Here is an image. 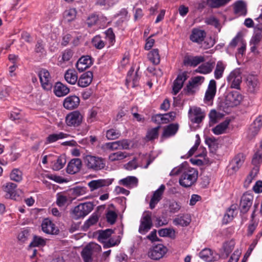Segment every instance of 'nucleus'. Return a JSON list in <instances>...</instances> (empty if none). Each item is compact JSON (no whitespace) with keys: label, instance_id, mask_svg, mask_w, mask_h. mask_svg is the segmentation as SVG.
Masks as SVG:
<instances>
[{"label":"nucleus","instance_id":"a211bd4d","mask_svg":"<svg viewBox=\"0 0 262 262\" xmlns=\"http://www.w3.org/2000/svg\"><path fill=\"white\" fill-rule=\"evenodd\" d=\"M165 189V185L162 184L160 187L154 192L149 202V208L151 209H154L157 204L162 199V196Z\"/></svg>","mask_w":262,"mask_h":262},{"label":"nucleus","instance_id":"39448f33","mask_svg":"<svg viewBox=\"0 0 262 262\" xmlns=\"http://www.w3.org/2000/svg\"><path fill=\"white\" fill-rule=\"evenodd\" d=\"M82 120L83 116L78 111L70 113L66 117V123L70 127H78L81 125Z\"/></svg>","mask_w":262,"mask_h":262},{"label":"nucleus","instance_id":"680f3d73","mask_svg":"<svg viewBox=\"0 0 262 262\" xmlns=\"http://www.w3.org/2000/svg\"><path fill=\"white\" fill-rule=\"evenodd\" d=\"M113 233L114 231L111 229L100 231L98 239L99 242H102V240L107 239Z\"/></svg>","mask_w":262,"mask_h":262},{"label":"nucleus","instance_id":"4468645a","mask_svg":"<svg viewBox=\"0 0 262 262\" xmlns=\"http://www.w3.org/2000/svg\"><path fill=\"white\" fill-rule=\"evenodd\" d=\"M139 68L137 70L135 74L134 75V68L132 67L128 71L126 78V85L129 86L131 83V86L133 88H135L139 85L140 76L138 74Z\"/></svg>","mask_w":262,"mask_h":262},{"label":"nucleus","instance_id":"423d86ee","mask_svg":"<svg viewBox=\"0 0 262 262\" xmlns=\"http://www.w3.org/2000/svg\"><path fill=\"white\" fill-rule=\"evenodd\" d=\"M94 250L100 251L101 250V246L96 243H90L86 245L82 250L81 255L84 262H92V254Z\"/></svg>","mask_w":262,"mask_h":262},{"label":"nucleus","instance_id":"7ed1b4c3","mask_svg":"<svg viewBox=\"0 0 262 262\" xmlns=\"http://www.w3.org/2000/svg\"><path fill=\"white\" fill-rule=\"evenodd\" d=\"M93 204L91 202L81 203L72 210V217L75 220L83 218L93 209Z\"/></svg>","mask_w":262,"mask_h":262},{"label":"nucleus","instance_id":"f03ea898","mask_svg":"<svg viewBox=\"0 0 262 262\" xmlns=\"http://www.w3.org/2000/svg\"><path fill=\"white\" fill-rule=\"evenodd\" d=\"M198 177V171L193 168L184 169L179 179V182L181 186L188 188L193 185Z\"/></svg>","mask_w":262,"mask_h":262},{"label":"nucleus","instance_id":"5fc2aeb1","mask_svg":"<svg viewBox=\"0 0 262 262\" xmlns=\"http://www.w3.org/2000/svg\"><path fill=\"white\" fill-rule=\"evenodd\" d=\"M235 246V241L231 239L227 241L223 244V249L224 252L226 254V257H228L231 253Z\"/></svg>","mask_w":262,"mask_h":262},{"label":"nucleus","instance_id":"a18cd8bd","mask_svg":"<svg viewBox=\"0 0 262 262\" xmlns=\"http://www.w3.org/2000/svg\"><path fill=\"white\" fill-rule=\"evenodd\" d=\"M235 208V207L234 206V205H231L230 207L227 209L223 219L224 224H227L233 219Z\"/></svg>","mask_w":262,"mask_h":262},{"label":"nucleus","instance_id":"f257e3e1","mask_svg":"<svg viewBox=\"0 0 262 262\" xmlns=\"http://www.w3.org/2000/svg\"><path fill=\"white\" fill-rule=\"evenodd\" d=\"M82 158L84 166L90 171H99L104 169L106 166V161L104 158L91 152L83 154Z\"/></svg>","mask_w":262,"mask_h":262},{"label":"nucleus","instance_id":"4be33fe9","mask_svg":"<svg viewBox=\"0 0 262 262\" xmlns=\"http://www.w3.org/2000/svg\"><path fill=\"white\" fill-rule=\"evenodd\" d=\"M17 185L12 182H7L2 186V189L5 192L6 199H13L16 194V188Z\"/></svg>","mask_w":262,"mask_h":262},{"label":"nucleus","instance_id":"052dcab7","mask_svg":"<svg viewBox=\"0 0 262 262\" xmlns=\"http://www.w3.org/2000/svg\"><path fill=\"white\" fill-rule=\"evenodd\" d=\"M244 41L245 40L243 38L242 33L239 32L232 39V40L229 43V46L231 47L234 48L237 45L239 46V45H241Z\"/></svg>","mask_w":262,"mask_h":262},{"label":"nucleus","instance_id":"ddd939ff","mask_svg":"<svg viewBox=\"0 0 262 262\" xmlns=\"http://www.w3.org/2000/svg\"><path fill=\"white\" fill-rule=\"evenodd\" d=\"M242 100V95L237 91H232L228 93L226 97V104L231 107L239 105Z\"/></svg>","mask_w":262,"mask_h":262},{"label":"nucleus","instance_id":"1a4fd4ad","mask_svg":"<svg viewBox=\"0 0 262 262\" xmlns=\"http://www.w3.org/2000/svg\"><path fill=\"white\" fill-rule=\"evenodd\" d=\"M253 195L249 193H244L241 197L239 208L241 213H246L251 207L253 201Z\"/></svg>","mask_w":262,"mask_h":262},{"label":"nucleus","instance_id":"8fccbe9b","mask_svg":"<svg viewBox=\"0 0 262 262\" xmlns=\"http://www.w3.org/2000/svg\"><path fill=\"white\" fill-rule=\"evenodd\" d=\"M46 244V240L40 236L34 235L32 241L29 245L30 247L44 246Z\"/></svg>","mask_w":262,"mask_h":262},{"label":"nucleus","instance_id":"6e6552de","mask_svg":"<svg viewBox=\"0 0 262 262\" xmlns=\"http://www.w3.org/2000/svg\"><path fill=\"white\" fill-rule=\"evenodd\" d=\"M242 75L239 70L232 71L227 77V82L231 88L240 90Z\"/></svg>","mask_w":262,"mask_h":262},{"label":"nucleus","instance_id":"f8f14e48","mask_svg":"<svg viewBox=\"0 0 262 262\" xmlns=\"http://www.w3.org/2000/svg\"><path fill=\"white\" fill-rule=\"evenodd\" d=\"M188 117L193 123L200 124L205 117V113L200 107L190 108L188 111Z\"/></svg>","mask_w":262,"mask_h":262},{"label":"nucleus","instance_id":"6ab92c4d","mask_svg":"<svg viewBox=\"0 0 262 262\" xmlns=\"http://www.w3.org/2000/svg\"><path fill=\"white\" fill-rule=\"evenodd\" d=\"M80 103V99L75 95L69 96L65 98L63 105L67 110H71L78 107Z\"/></svg>","mask_w":262,"mask_h":262},{"label":"nucleus","instance_id":"a878e982","mask_svg":"<svg viewBox=\"0 0 262 262\" xmlns=\"http://www.w3.org/2000/svg\"><path fill=\"white\" fill-rule=\"evenodd\" d=\"M205 61V58L202 56H185L183 60V64L185 66L196 67L200 63Z\"/></svg>","mask_w":262,"mask_h":262},{"label":"nucleus","instance_id":"20e7f679","mask_svg":"<svg viewBox=\"0 0 262 262\" xmlns=\"http://www.w3.org/2000/svg\"><path fill=\"white\" fill-rule=\"evenodd\" d=\"M37 75L42 89L47 91H51L53 87V79L49 71L42 68L39 70Z\"/></svg>","mask_w":262,"mask_h":262},{"label":"nucleus","instance_id":"aec40b11","mask_svg":"<svg viewBox=\"0 0 262 262\" xmlns=\"http://www.w3.org/2000/svg\"><path fill=\"white\" fill-rule=\"evenodd\" d=\"M93 64L92 59L90 56H83L77 61L76 67L77 70L81 72L91 67Z\"/></svg>","mask_w":262,"mask_h":262},{"label":"nucleus","instance_id":"de8ad7c7","mask_svg":"<svg viewBox=\"0 0 262 262\" xmlns=\"http://www.w3.org/2000/svg\"><path fill=\"white\" fill-rule=\"evenodd\" d=\"M10 180L16 182H20L23 180V172L18 168L13 169L10 174Z\"/></svg>","mask_w":262,"mask_h":262},{"label":"nucleus","instance_id":"338daca9","mask_svg":"<svg viewBox=\"0 0 262 262\" xmlns=\"http://www.w3.org/2000/svg\"><path fill=\"white\" fill-rule=\"evenodd\" d=\"M29 236V230L27 229H24L18 233L17 239L20 242L23 243L27 241Z\"/></svg>","mask_w":262,"mask_h":262},{"label":"nucleus","instance_id":"6e6d98bb","mask_svg":"<svg viewBox=\"0 0 262 262\" xmlns=\"http://www.w3.org/2000/svg\"><path fill=\"white\" fill-rule=\"evenodd\" d=\"M77 11L75 8H71L66 10L63 13L64 18L68 21L73 20L76 16Z\"/></svg>","mask_w":262,"mask_h":262},{"label":"nucleus","instance_id":"e433bc0d","mask_svg":"<svg viewBox=\"0 0 262 262\" xmlns=\"http://www.w3.org/2000/svg\"><path fill=\"white\" fill-rule=\"evenodd\" d=\"M190 222L191 218L188 214L178 216L173 220V223L175 225H180L182 227L187 226Z\"/></svg>","mask_w":262,"mask_h":262},{"label":"nucleus","instance_id":"4d7b16f0","mask_svg":"<svg viewBox=\"0 0 262 262\" xmlns=\"http://www.w3.org/2000/svg\"><path fill=\"white\" fill-rule=\"evenodd\" d=\"M92 43L94 47L99 50L103 48L105 45V42L102 39L100 35L95 36L92 39Z\"/></svg>","mask_w":262,"mask_h":262},{"label":"nucleus","instance_id":"f704fd0d","mask_svg":"<svg viewBox=\"0 0 262 262\" xmlns=\"http://www.w3.org/2000/svg\"><path fill=\"white\" fill-rule=\"evenodd\" d=\"M200 257L207 262H212L216 260V258L213 255L212 251L208 248L202 250L199 253Z\"/></svg>","mask_w":262,"mask_h":262},{"label":"nucleus","instance_id":"37998d69","mask_svg":"<svg viewBox=\"0 0 262 262\" xmlns=\"http://www.w3.org/2000/svg\"><path fill=\"white\" fill-rule=\"evenodd\" d=\"M258 172L259 171H257L256 169L251 170L244 181V187L245 188H247L249 187L253 180L257 177Z\"/></svg>","mask_w":262,"mask_h":262},{"label":"nucleus","instance_id":"2f4dec72","mask_svg":"<svg viewBox=\"0 0 262 262\" xmlns=\"http://www.w3.org/2000/svg\"><path fill=\"white\" fill-rule=\"evenodd\" d=\"M66 81L72 85L75 84L78 82V76L76 71L74 69L67 70L64 76Z\"/></svg>","mask_w":262,"mask_h":262},{"label":"nucleus","instance_id":"7c9ffc66","mask_svg":"<svg viewBox=\"0 0 262 262\" xmlns=\"http://www.w3.org/2000/svg\"><path fill=\"white\" fill-rule=\"evenodd\" d=\"M179 125L178 123H171L164 128L162 134L163 137H169L174 136L179 129Z\"/></svg>","mask_w":262,"mask_h":262},{"label":"nucleus","instance_id":"dca6fc26","mask_svg":"<svg viewBox=\"0 0 262 262\" xmlns=\"http://www.w3.org/2000/svg\"><path fill=\"white\" fill-rule=\"evenodd\" d=\"M41 226L42 231L46 234L57 235L59 231L55 225L48 218L42 221Z\"/></svg>","mask_w":262,"mask_h":262},{"label":"nucleus","instance_id":"c85d7f7f","mask_svg":"<svg viewBox=\"0 0 262 262\" xmlns=\"http://www.w3.org/2000/svg\"><path fill=\"white\" fill-rule=\"evenodd\" d=\"M45 46L46 44L42 39H37L34 47V53L40 58L44 57L47 53Z\"/></svg>","mask_w":262,"mask_h":262},{"label":"nucleus","instance_id":"774afa93","mask_svg":"<svg viewBox=\"0 0 262 262\" xmlns=\"http://www.w3.org/2000/svg\"><path fill=\"white\" fill-rule=\"evenodd\" d=\"M262 39V34L260 31L256 32L252 36L250 43L254 44L255 45H258L260 41Z\"/></svg>","mask_w":262,"mask_h":262},{"label":"nucleus","instance_id":"72a5a7b5","mask_svg":"<svg viewBox=\"0 0 262 262\" xmlns=\"http://www.w3.org/2000/svg\"><path fill=\"white\" fill-rule=\"evenodd\" d=\"M234 12L239 16H245L247 14L246 4L243 1H238L234 4Z\"/></svg>","mask_w":262,"mask_h":262},{"label":"nucleus","instance_id":"473e14b6","mask_svg":"<svg viewBox=\"0 0 262 262\" xmlns=\"http://www.w3.org/2000/svg\"><path fill=\"white\" fill-rule=\"evenodd\" d=\"M214 62L208 61L200 65L195 70L197 73L207 74L210 73L214 67Z\"/></svg>","mask_w":262,"mask_h":262},{"label":"nucleus","instance_id":"c03bdc74","mask_svg":"<svg viewBox=\"0 0 262 262\" xmlns=\"http://www.w3.org/2000/svg\"><path fill=\"white\" fill-rule=\"evenodd\" d=\"M66 159L64 156H59L56 161L52 165V168L54 170L58 171L62 169L66 163Z\"/></svg>","mask_w":262,"mask_h":262},{"label":"nucleus","instance_id":"ea45409f","mask_svg":"<svg viewBox=\"0 0 262 262\" xmlns=\"http://www.w3.org/2000/svg\"><path fill=\"white\" fill-rule=\"evenodd\" d=\"M147 57L149 60L153 64H158L160 62L159 50L158 49H152L148 53Z\"/></svg>","mask_w":262,"mask_h":262},{"label":"nucleus","instance_id":"5701e85b","mask_svg":"<svg viewBox=\"0 0 262 262\" xmlns=\"http://www.w3.org/2000/svg\"><path fill=\"white\" fill-rule=\"evenodd\" d=\"M165 253V247L162 245H159L151 249L148 252V256L152 259L158 260L162 258Z\"/></svg>","mask_w":262,"mask_h":262},{"label":"nucleus","instance_id":"603ef678","mask_svg":"<svg viewBox=\"0 0 262 262\" xmlns=\"http://www.w3.org/2000/svg\"><path fill=\"white\" fill-rule=\"evenodd\" d=\"M229 2V0H207L208 5L212 8H220L225 6Z\"/></svg>","mask_w":262,"mask_h":262},{"label":"nucleus","instance_id":"2eb2a0df","mask_svg":"<svg viewBox=\"0 0 262 262\" xmlns=\"http://www.w3.org/2000/svg\"><path fill=\"white\" fill-rule=\"evenodd\" d=\"M262 127V116H258L250 125L248 130V135L250 138L255 137Z\"/></svg>","mask_w":262,"mask_h":262},{"label":"nucleus","instance_id":"69168bd1","mask_svg":"<svg viewBox=\"0 0 262 262\" xmlns=\"http://www.w3.org/2000/svg\"><path fill=\"white\" fill-rule=\"evenodd\" d=\"M98 20V16L92 14L90 15L86 19V24L89 27H91L96 24Z\"/></svg>","mask_w":262,"mask_h":262},{"label":"nucleus","instance_id":"f3484780","mask_svg":"<svg viewBox=\"0 0 262 262\" xmlns=\"http://www.w3.org/2000/svg\"><path fill=\"white\" fill-rule=\"evenodd\" d=\"M206 36V33L204 30L193 28L191 31L189 38L193 42L201 44L204 41Z\"/></svg>","mask_w":262,"mask_h":262},{"label":"nucleus","instance_id":"b1692460","mask_svg":"<svg viewBox=\"0 0 262 262\" xmlns=\"http://www.w3.org/2000/svg\"><path fill=\"white\" fill-rule=\"evenodd\" d=\"M93 74L91 71L83 73L78 79L77 84L81 88L89 86L92 81Z\"/></svg>","mask_w":262,"mask_h":262},{"label":"nucleus","instance_id":"0e129e2a","mask_svg":"<svg viewBox=\"0 0 262 262\" xmlns=\"http://www.w3.org/2000/svg\"><path fill=\"white\" fill-rule=\"evenodd\" d=\"M205 23L208 25L213 26L216 28L220 27L219 20L213 16L206 18Z\"/></svg>","mask_w":262,"mask_h":262},{"label":"nucleus","instance_id":"393cba45","mask_svg":"<svg viewBox=\"0 0 262 262\" xmlns=\"http://www.w3.org/2000/svg\"><path fill=\"white\" fill-rule=\"evenodd\" d=\"M53 92L54 94L58 97H63L70 92V89L61 82H57L54 86Z\"/></svg>","mask_w":262,"mask_h":262},{"label":"nucleus","instance_id":"864d4df0","mask_svg":"<svg viewBox=\"0 0 262 262\" xmlns=\"http://www.w3.org/2000/svg\"><path fill=\"white\" fill-rule=\"evenodd\" d=\"M106 39L108 41L110 46H113L116 42V37L112 28L107 29L105 32Z\"/></svg>","mask_w":262,"mask_h":262},{"label":"nucleus","instance_id":"e2e57ef3","mask_svg":"<svg viewBox=\"0 0 262 262\" xmlns=\"http://www.w3.org/2000/svg\"><path fill=\"white\" fill-rule=\"evenodd\" d=\"M98 216L97 215L92 214L84 223L83 227L85 229H88L91 226L96 224L98 221Z\"/></svg>","mask_w":262,"mask_h":262},{"label":"nucleus","instance_id":"09e8293b","mask_svg":"<svg viewBox=\"0 0 262 262\" xmlns=\"http://www.w3.org/2000/svg\"><path fill=\"white\" fill-rule=\"evenodd\" d=\"M127 157V154L126 152L118 151L110 154L108 158L111 161L113 162L123 160Z\"/></svg>","mask_w":262,"mask_h":262},{"label":"nucleus","instance_id":"c9c22d12","mask_svg":"<svg viewBox=\"0 0 262 262\" xmlns=\"http://www.w3.org/2000/svg\"><path fill=\"white\" fill-rule=\"evenodd\" d=\"M251 163L253 166L252 169H256L259 171L260 167L262 164V151L258 150L253 155Z\"/></svg>","mask_w":262,"mask_h":262},{"label":"nucleus","instance_id":"3c124183","mask_svg":"<svg viewBox=\"0 0 262 262\" xmlns=\"http://www.w3.org/2000/svg\"><path fill=\"white\" fill-rule=\"evenodd\" d=\"M160 128V126H158L148 130L146 135V138L147 140L152 141L158 138L159 136V130Z\"/></svg>","mask_w":262,"mask_h":262},{"label":"nucleus","instance_id":"bb28decb","mask_svg":"<svg viewBox=\"0 0 262 262\" xmlns=\"http://www.w3.org/2000/svg\"><path fill=\"white\" fill-rule=\"evenodd\" d=\"M216 81L214 79L210 80L205 95L206 101H210L214 98L216 92Z\"/></svg>","mask_w":262,"mask_h":262},{"label":"nucleus","instance_id":"9b49d317","mask_svg":"<svg viewBox=\"0 0 262 262\" xmlns=\"http://www.w3.org/2000/svg\"><path fill=\"white\" fill-rule=\"evenodd\" d=\"M188 77L186 72H182L178 75L173 82L172 94L173 95H176L180 92Z\"/></svg>","mask_w":262,"mask_h":262},{"label":"nucleus","instance_id":"4c0bfd02","mask_svg":"<svg viewBox=\"0 0 262 262\" xmlns=\"http://www.w3.org/2000/svg\"><path fill=\"white\" fill-rule=\"evenodd\" d=\"M69 135L63 132H60L58 134H52L49 135L46 138V143L49 144L55 142L58 140L67 138Z\"/></svg>","mask_w":262,"mask_h":262},{"label":"nucleus","instance_id":"412c9836","mask_svg":"<svg viewBox=\"0 0 262 262\" xmlns=\"http://www.w3.org/2000/svg\"><path fill=\"white\" fill-rule=\"evenodd\" d=\"M82 167V161L79 158L72 159L68 164L67 172L69 174H74L80 171Z\"/></svg>","mask_w":262,"mask_h":262},{"label":"nucleus","instance_id":"a19ab883","mask_svg":"<svg viewBox=\"0 0 262 262\" xmlns=\"http://www.w3.org/2000/svg\"><path fill=\"white\" fill-rule=\"evenodd\" d=\"M229 124V121L225 120L217 125L215 127L213 128L212 129V132L216 135L222 134L227 128Z\"/></svg>","mask_w":262,"mask_h":262},{"label":"nucleus","instance_id":"bf43d9fd","mask_svg":"<svg viewBox=\"0 0 262 262\" xmlns=\"http://www.w3.org/2000/svg\"><path fill=\"white\" fill-rule=\"evenodd\" d=\"M117 217L118 215L115 211L111 210L107 211L106 213V221L111 225H114L116 223Z\"/></svg>","mask_w":262,"mask_h":262},{"label":"nucleus","instance_id":"13d9d810","mask_svg":"<svg viewBox=\"0 0 262 262\" xmlns=\"http://www.w3.org/2000/svg\"><path fill=\"white\" fill-rule=\"evenodd\" d=\"M120 135V132L116 129L111 128L106 132V137L108 140L118 139Z\"/></svg>","mask_w":262,"mask_h":262},{"label":"nucleus","instance_id":"c756f323","mask_svg":"<svg viewBox=\"0 0 262 262\" xmlns=\"http://www.w3.org/2000/svg\"><path fill=\"white\" fill-rule=\"evenodd\" d=\"M246 83L250 93H253L258 89V81L257 77L255 76H248L247 78Z\"/></svg>","mask_w":262,"mask_h":262},{"label":"nucleus","instance_id":"49530a36","mask_svg":"<svg viewBox=\"0 0 262 262\" xmlns=\"http://www.w3.org/2000/svg\"><path fill=\"white\" fill-rule=\"evenodd\" d=\"M225 66L221 61H217L214 71V77L216 79H219L223 76Z\"/></svg>","mask_w":262,"mask_h":262},{"label":"nucleus","instance_id":"9d476101","mask_svg":"<svg viewBox=\"0 0 262 262\" xmlns=\"http://www.w3.org/2000/svg\"><path fill=\"white\" fill-rule=\"evenodd\" d=\"M176 117V113L170 112L164 114H158L152 116V120L159 124H166L174 120Z\"/></svg>","mask_w":262,"mask_h":262},{"label":"nucleus","instance_id":"79ce46f5","mask_svg":"<svg viewBox=\"0 0 262 262\" xmlns=\"http://www.w3.org/2000/svg\"><path fill=\"white\" fill-rule=\"evenodd\" d=\"M106 185H107L106 181L103 179L92 180L88 183L91 191L95 190Z\"/></svg>","mask_w":262,"mask_h":262},{"label":"nucleus","instance_id":"cd10ccee","mask_svg":"<svg viewBox=\"0 0 262 262\" xmlns=\"http://www.w3.org/2000/svg\"><path fill=\"white\" fill-rule=\"evenodd\" d=\"M245 160V158L243 154H237L231 161V169L234 172L237 171L243 165Z\"/></svg>","mask_w":262,"mask_h":262},{"label":"nucleus","instance_id":"58836bf2","mask_svg":"<svg viewBox=\"0 0 262 262\" xmlns=\"http://www.w3.org/2000/svg\"><path fill=\"white\" fill-rule=\"evenodd\" d=\"M119 183L125 187L137 186L138 179L134 176H128L120 180Z\"/></svg>","mask_w":262,"mask_h":262},{"label":"nucleus","instance_id":"0eeeda50","mask_svg":"<svg viewBox=\"0 0 262 262\" xmlns=\"http://www.w3.org/2000/svg\"><path fill=\"white\" fill-rule=\"evenodd\" d=\"M151 212L148 211L145 212L141 220L139 232L143 234L147 232L152 227Z\"/></svg>","mask_w":262,"mask_h":262}]
</instances>
